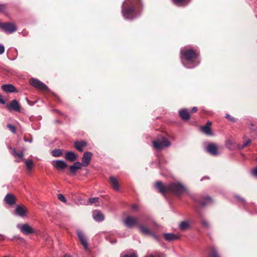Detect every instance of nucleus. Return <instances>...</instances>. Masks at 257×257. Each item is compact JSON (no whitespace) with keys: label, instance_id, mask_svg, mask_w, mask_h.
<instances>
[{"label":"nucleus","instance_id":"10","mask_svg":"<svg viewBox=\"0 0 257 257\" xmlns=\"http://www.w3.org/2000/svg\"><path fill=\"white\" fill-rule=\"evenodd\" d=\"M7 108L9 111L21 112V107L19 102L16 99L13 100L7 105Z\"/></svg>","mask_w":257,"mask_h":257},{"label":"nucleus","instance_id":"49","mask_svg":"<svg viewBox=\"0 0 257 257\" xmlns=\"http://www.w3.org/2000/svg\"><path fill=\"white\" fill-rule=\"evenodd\" d=\"M226 145L227 146H231L232 145L231 141L230 140H227V142H226Z\"/></svg>","mask_w":257,"mask_h":257},{"label":"nucleus","instance_id":"12","mask_svg":"<svg viewBox=\"0 0 257 257\" xmlns=\"http://www.w3.org/2000/svg\"><path fill=\"white\" fill-rule=\"evenodd\" d=\"M92 156V154L90 152H86L83 154L82 158V163H81L82 166L86 167L88 166L90 162Z\"/></svg>","mask_w":257,"mask_h":257},{"label":"nucleus","instance_id":"45","mask_svg":"<svg viewBox=\"0 0 257 257\" xmlns=\"http://www.w3.org/2000/svg\"><path fill=\"white\" fill-rule=\"evenodd\" d=\"M252 174L255 176L257 177V167L255 168L253 170H252Z\"/></svg>","mask_w":257,"mask_h":257},{"label":"nucleus","instance_id":"18","mask_svg":"<svg viewBox=\"0 0 257 257\" xmlns=\"http://www.w3.org/2000/svg\"><path fill=\"white\" fill-rule=\"evenodd\" d=\"M27 213V209L24 206L18 205L15 209V213L20 217H24Z\"/></svg>","mask_w":257,"mask_h":257},{"label":"nucleus","instance_id":"3","mask_svg":"<svg viewBox=\"0 0 257 257\" xmlns=\"http://www.w3.org/2000/svg\"><path fill=\"white\" fill-rule=\"evenodd\" d=\"M180 55L182 63L186 68H193L196 66V65L193 66H187L184 64L183 60V59L184 58L188 62V63H192L195 61L198 57V54L193 50L191 49L185 51L181 50L180 51Z\"/></svg>","mask_w":257,"mask_h":257},{"label":"nucleus","instance_id":"39","mask_svg":"<svg viewBox=\"0 0 257 257\" xmlns=\"http://www.w3.org/2000/svg\"><path fill=\"white\" fill-rule=\"evenodd\" d=\"M137 254L135 252H133L131 254H121L120 257H137Z\"/></svg>","mask_w":257,"mask_h":257},{"label":"nucleus","instance_id":"6","mask_svg":"<svg viewBox=\"0 0 257 257\" xmlns=\"http://www.w3.org/2000/svg\"><path fill=\"white\" fill-rule=\"evenodd\" d=\"M139 227L141 233L145 235H151L155 239L157 240H159L158 236L145 225L139 224Z\"/></svg>","mask_w":257,"mask_h":257},{"label":"nucleus","instance_id":"15","mask_svg":"<svg viewBox=\"0 0 257 257\" xmlns=\"http://www.w3.org/2000/svg\"><path fill=\"white\" fill-rule=\"evenodd\" d=\"M2 89L7 93L18 92L16 88L10 84L3 85L2 86Z\"/></svg>","mask_w":257,"mask_h":257},{"label":"nucleus","instance_id":"25","mask_svg":"<svg viewBox=\"0 0 257 257\" xmlns=\"http://www.w3.org/2000/svg\"><path fill=\"white\" fill-rule=\"evenodd\" d=\"M165 239L167 241H171L178 238V236L172 233H165L164 234Z\"/></svg>","mask_w":257,"mask_h":257},{"label":"nucleus","instance_id":"5","mask_svg":"<svg viewBox=\"0 0 257 257\" xmlns=\"http://www.w3.org/2000/svg\"><path fill=\"white\" fill-rule=\"evenodd\" d=\"M30 84L38 90L42 91H48V86L39 80L35 78H31L29 80Z\"/></svg>","mask_w":257,"mask_h":257},{"label":"nucleus","instance_id":"33","mask_svg":"<svg viewBox=\"0 0 257 257\" xmlns=\"http://www.w3.org/2000/svg\"><path fill=\"white\" fill-rule=\"evenodd\" d=\"M210 257H219L216 250L214 247L211 249V253L210 255Z\"/></svg>","mask_w":257,"mask_h":257},{"label":"nucleus","instance_id":"4","mask_svg":"<svg viewBox=\"0 0 257 257\" xmlns=\"http://www.w3.org/2000/svg\"><path fill=\"white\" fill-rule=\"evenodd\" d=\"M153 147L156 150H162L165 147H169L171 146V143L165 137L161 136L157 140L153 141Z\"/></svg>","mask_w":257,"mask_h":257},{"label":"nucleus","instance_id":"13","mask_svg":"<svg viewBox=\"0 0 257 257\" xmlns=\"http://www.w3.org/2000/svg\"><path fill=\"white\" fill-rule=\"evenodd\" d=\"M206 150L212 155L217 156L218 155L217 147L214 144L211 143L209 144Z\"/></svg>","mask_w":257,"mask_h":257},{"label":"nucleus","instance_id":"47","mask_svg":"<svg viewBox=\"0 0 257 257\" xmlns=\"http://www.w3.org/2000/svg\"><path fill=\"white\" fill-rule=\"evenodd\" d=\"M132 209L134 210H137L138 209V206L136 204H134L132 206Z\"/></svg>","mask_w":257,"mask_h":257},{"label":"nucleus","instance_id":"28","mask_svg":"<svg viewBox=\"0 0 257 257\" xmlns=\"http://www.w3.org/2000/svg\"><path fill=\"white\" fill-rule=\"evenodd\" d=\"M12 154L16 158H18L20 159H22L24 156L23 152L21 151L20 152H17L16 149L14 148L13 149V151L12 152Z\"/></svg>","mask_w":257,"mask_h":257},{"label":"nucleus","instance_id":"8","mask_svg":"<svg viewBox=\"0 0 257 257\" xmlns=\"http://www.w3.org/2000/svg\"><path fill=\"white\" fill-rule=\"evenodd\" d=\"M123 223L125 226L127 228H132L134 226L138 225L139 223L138 220L132 216H127L123 220Z\"/></svg>","mask_w":257,"mask_h":257},{"label":"nucleus","instance_id":"30","mask_svg":"<svg viewBox=\"0 0 257 257\" xmlns=\"http://www.w3.org/2000/svg\"><path fill=\"white\" fill-rule=\"evenodd\" d=\"M62 154V150L60 149H56L52 151V155L54 157H59Z\"/></svg>","mask_w":257,"mask_h":257},{"label":"nucleus","instance_id":"46","mask_svg":"<svg viewBox=\"0 0 257 257\" xmlns=\"http://www.w3.org/2000/svg\"><path fill=\"white\" fill-rule=\"evenodd\" d=\"M24 141L26 142H29V143H32V141H33V139L32 138H31L30 139H27L26 138H24Z\"/></svg>","mask_w":257,"mask_h":257},{"label":"nucleus","instance_id":"19","mask_svg":"<svg viewBox=\"0 0 257 257\" xmlns=\"http://www.w3.org/2000/svg\"><path fill=\"white\" fill-rule=\"evenodd\" d=\"M82 166L79 162H75L73 165L69 167V171L73 175H75L77 170L81 169Z\"/></svg>","mask_w":257,"mask_h":257},{"label":"nucleus","instance_id":"50","mask_svg":"<svg viewBox=\"0 0 257 257\" xmlns=\"http://www.w3.org/2000/svg\"><path fill=\"white\" fill-rule=\"evenodd\" d=\"M65 257H70L69 255H66Z\"/></svg>","mask_w":257,"mask_h":257},{"label":"nucleus","instance_id":"24","mask_svg":"<svg viewBox=\"0 0 257 257\" xmlns=\"http://www.w3.org/2000/svg\"><path fill=\"white\" fill-rule=\"evenodd\" d=\"M77 156L76 154L71 151L67 152L65 155V158L71 162H73L76 160Z\"/></svg>","mask_w":257,"mask_h":257},{"label":"nucleus","instance_id":"21","mask_svg":"<svg viewBox=\"0 0 257 257\" xmlns=\"http://www.w3.org/2000/svg\"><path fill=\"white\" fill-rule=\"evenodd\" d=\"M6 202L10 205H12L15 203V197L11 194H8L5 197Z\"/></svg>","mask_w":257,"mask_h":257},{"label":"nucleus","instance_id":"37","mask_svg":"<svg viewBox=\"0 0 257 257\" xmlns=\"http://www.w3.org/2000/svg\"><path fill=\"white\" fill-rule=\"evenodd\" d=\"M7 127L10 129V130L13 133H16V127L11 124H8L7 125Z\"/></svg>","mask_w":257,"mask_h":257},{"label":"nucleus","instance_id":"26","mask_svg":"<svg viewBox=\"0 0 257 257\" xmlns=\"http://www.w3.org/2000/svg\"><path fill=\"white\" fill-rule=\"evenodd\" d=\"M212 203V199L209 196H205L203 198L202 200L200 202L201 206H205L208 204Z\"/></svg>","mask_w":257,"mask_h":257},{"label":"nucleus","instance_id":"48","mask_svg":"<svg viewBox=\"0 0 257 257\" xmlns=\"http://www.w3.org/2000/svg\"><path fill=\"white\" fill-rule=\"evenodd\" d=\"M197 110H198V108H197V107H195H195H193L192 108V109H191V112H196Z\"/></svg>","mask_w":257,"mask_h":257},{"label":"nucleus","instance_id":"34","mask_svg":"<svg viewBox=\"0 0 257 257\" xmlns=\"http://www.w3.org/2000/svg\"><path fill=\"white\" fill-rule=\"evenodd\" d=\"M234 197L236 198L238 200V201L242 203V205H244L245 204V201L244 199V198L241 197L239 195H235Z\"/></svg>","mask_w":257,"mask_h":257},{"label":"nucleus","instance_id":"1","mask_svg":"<svg viewBox=\"0 0 257 257\" xmlns=\"http://www.w3.org/2000/svg\"><path fill=\"white\" fill-rule=\"evenodd\" d=\"M140 3V0H126L122 4L121 12L124 19L132 20L139 16L137 7Z\"/></svg>","mask_w":257,"mask_h":257},{"label":"nucleus","instance_id":"9","mask_svg":"<svg viewBox=\"0 0 257 257\" xmlns=\"http://www.w3.org/2000/svg\"><path fill=\"white\" fill-rule=\"evenodd\" d=\"M17 226L22 233L26 235H29L34 232V229L28 224H18Z\"/></svg>","mask_w":257,"mask_h":257},{"label":"nucleus","instance_id":"35","mask_svg":"<svg viewBox=\"0 0 257 257\" xmlns=\"http://www.w3.org/2000/svg\"><path fill=\"white\" fill-rule=\"evenodd\" d=\"M58 199L63 202H66V199L65 198V197H64V196L61 194H58Z\"/></svg>","mask_w":257,"mask_h":257},{"label":"nucleus","instance_id":"31","mask_svg":"<svg viewBox=\"0 0 257 257\" xmlns=\"http://www.w3.org/2000/svg\"><path fill=\"white\" fill-rule=\"evenodd\" d=\"M190 0H172V2L177 6H180L182 3H186L187 4L190 2Z\"/></svg>","mask_w":257,"mask_h":257},{"label":"nucleus","instance_id":"44","mask_svg":"<svg viewBox=\"0 0 257 257\" xmlns=\"http://www.w3.org/2000/svg\"><path fill=\"white\" fill-rule=\"evenodd\" d=\"M5 103V100L3 98L2 96L0 94V104H4Z\"/></svg>","mask_w":257,"mask_h":257},{"label":"nucleus","instance_id":"22","mask_svg":"<svg viewBox=\"0 0 257 257\" xmlns=\"http://www.w3.org/2000/svg\"><path fill=\"white\" fill-rule=\"evenodd\" d=\"M87 143L84 141L75 142L74 143V146L75 148L80 152L83 151V147L86 146Z\"/></svg>","mask_w":257,"mask_h":257},{"label":"nucleus","instance_id":"43","mask_svg":"<svg viewBox=\"0 0 257 257\" xmlns=\"http://www.w3.org/2000/svg\"><path fill=\"white\" fill-rule=\"evenodd\" d=\"M6 9V6L4 4H0V12H3Z\"/></svg>","mask_w":257,"mask_h":257},{"label":"nucleus","instance_id":"20","mask_svg":"<svg viewBox=\"0 0 257 257\" xmlns=\"http://www.w3.org/2000/svg\"><path fill=\"white\" fill-rule=\"evenodd\" d=\"M179 114L181 119L184 120H188L190 118L189 112L185 109H181L179 110Z\"/></svg>","mask_w":257,"mask_h":257},{"label":"nucleus","instance_id":"11","mask_svg":"<svg viewBox=\"0 0 257 257\" xmlns=\"http://www.w3.org/2000/svg\"><path fill=\"white\" fill-rule=\"evenodd\" d=\"M77 234L80 242H81V244L84 246L85 250H88V243L85 235L80 230L77 232Z\"/></svg>","mask_w":257,"mask_h":257},{"label":"nucleus","instance_id":"2","mask_svg":"<svg viewBox=\"0 0 257 257\" xmlns=\"http://www.w3.org/2000/svg\"><path fill=\"white\" fill-rule=\"evenodd\" d=\"M155 187L164 196L165 195V193L167 192H171L179 195L186 191L185 186L179 182L172 183L164 186L161 181H157L156 182Z\"/></svg>","mask_w":257,"mask_h":257},{"label":"nucleus","instance_id":"7","mask_svg":"<svg viewBox=\"0 0 257 257\" xmlns=\"http://www.w3.org/2000/svg\"><path fill=\"white\" fill-rule=\"evenodd\" d=\"M0 28H3L5 32L9 34L13 33L17 30L16 26L13 23H0Z\"/></svg>","mask_w":257,"mask_h":257},{"label":"nucleus","instance_id":"14","mask_svg":"<svg viewBox=\"0 0 257 257\" xmlns=\"http://www.w3.org/2000/svg\"><path fill=\"white\" fill-rule=\"evenodd\" d=\"M53 166L58 170H63L67 167V164L64 161L55 160L53 161Z\"/></svg>","mask_w":257,"mask_h":257},{"label":"nucleus","instance_id":"17","mask_svg":"<svg viewBox=\"0 0 257 257\" xmlns=\"http://www.w3.org/2000/svg\"><path fill=\"white\" fill-rule=\"evenodd\" d=\"M211 124V122L208 121L204 126L201 127V130L208 136H212L213 133L210 127Z\"/></svg>","mask_w":257,"mask_h":257},{"label":"nucleus","instance_id":"16","mask_svg":"<svg viewBox=\"0 0 257 257\" xmlns=\"http://www.w3.org/2000/svg\"><path fill=\"white\" fill-rule=\"evenodd\" d=\"M93 219L97 222L102 221L104 219L103 214L99 210H94L92 212Z\"/></svg>","mask_w":257,"mask_h":257},{"label":"nucleus","instance_id":"38","mask_svg":"<svg viewBox=\"0 0 257 257\" xmlns=\"http://www.w3.org/2000/svg\"><path fill=\"white\" fill-rule=\"evenodd\" d=\"M145 257H161L160 253L158 252H156L155 253H150L148 254L145 256Z\"/></svg>","mask_w":257,"mask_h":257},{"label":"nucleus","instance_id":"40","mask_svg":"<svg viewBox=\"0 0 257 257\" xmlns=\"http://www.w3.org/2000/svg\"><path fill=\"white\" fill-rule=\"evenodd\" d=\"M98 197H92V198H90L89 199V201L90 203H91V204L96 203V202H98Z\"/></svg>","mask_w":257,"mask_h":257},{"label":"nucleus","instance_id":"27","mask_svg":"<svg viewBox=\"0 0 257 257\" xmlns=\"http://www.w3.org/2000/svg\"><path fill=\"white\" fill-rule=\"evenodd\" d=\"M179 226L182 230H187L190 227V222L188 220L183 221L180 223Z\"/></svg>","mask_w":257,"mask_h":257},{"label":"nucleus","instance_id":"41","mask_svg":"<svg viewBox=\"0 0 257 257\" xmlns=\"http://www.w3.org/2000/svg\"><path fill=\"white\" fill-rule=\"evenodd\" d=\"M202 224L203 226L206 228H208L209 227V223L207 220H203Z\"/></svg>","mask_w":257,"mask_h":257},{"label":"nucleus","instance_id":"23","mask_svg":"<svg viewBox=\"0 0 257 257\" xmlns=\"http://www.w3.org/2000/svg\"><path fill=\"white\" fill-rule=\"evenodd\" d=\"M110 181L111 183V184L112 186V188L115 191H118L119 187L118 185V182L116 179V178L111 176L110 177Z\"/></svg>","mask_w":257,"mask_h":257},{"label":"nucleus","instance_id":"36","mask_svg":"<svg viewBox=\"0 0 257 257\" xmlns=\"http://www.w3.org/2000/svg\"><path fill=\"white\" fill-rule=\"evenodd\" d=\"M225 117L226 118H227L229 121H230L231 122H235L236 119L235 118H234V117H232L231 116H230L229 114H226V115H225Z\"/></svg>","mask_w":257,"mask_h":257},{"label":"nucleus","instance_id":"42","mask_svg":"<svg viewBox=\"0 0 257 257\" xmlns=\"http://www.w3.org/2000/svg\"><path fill=\"white\" fill-rule=\"evenodd\" d=\"M5 52V47L3 45L0 44V55L4 54Z\"/></svg>","mask_w":257,"mask_h":257},{"label":"nucleus","instance_id":"29","mask_svg":"<svg viewBox=\"0 0 257 257\" xmlns=\"http://www.w3.org/2000/svg\"><path fill=\"white\" fill-rule=\"evenodd\" d=\"M25 164L27 169L29 171H31L32 169L33 162L32 160H25Z\"/></svg>","mask_w":257,"mask_h":257},{"label":"nucleus","instance_id":"32","mask_svg":"<svg viewBox=\"0 0 257 257\" xmlns=\"http://www.w3.org/2000/svg\"><path fill=\"white\" fill-rule=\"evenodd\" d=\"M251 143V141L250 140H248L247 141H246L245 142H244L243 144L242 145H238V148L240 150H241L243 148H244L245 147L247 146V145H248V144H249L250 143Z\"/></svg>","mask_w":257,"mask_h":257}]
</instances>
